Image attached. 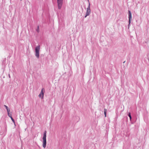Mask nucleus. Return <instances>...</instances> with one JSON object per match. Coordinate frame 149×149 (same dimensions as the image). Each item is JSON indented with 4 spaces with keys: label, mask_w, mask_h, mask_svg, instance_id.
I'll use <instances>...</instances> for the list:
<instances>
[{
    "label": "nucleus",
    "mask_w": 149,
    "mask_h": 149,
    "mask_svg": "<svg viewBox=\"0 0 149 149\" xmlns=\"http://www.w3.org/2000/svg\"><path fill=\"white\" fill-rule=\"evenodd\" d=\"M8 76H9V77L10 78V74H8Z\"/></svg>",
    "instance_id": "nucleus-15"
},
{
    "label": "nucleus",
    "mask_w": 149,
    "mask_h": 149,
    "mask_svg": "<svg viewBox=\"0 0 149 149\" xmlns=\"http://www.w3.org/2000/svg\"><path fill=\"white\" fill-rule=\"evenodd\" d=\"M36 31L38 32H39V26H38V28H37V29L36 30Z\"/></svg>",
    "instance_id": "nucleus-14"
},
{
    "label": "nucleus",
    "mask_w": 149,
    "mask_h": 149,
    "mask_svg": "<svg viewBox=\"0 0 149 149\" xmlns=\"http://www.w3.org/2000/svg\"><path fill=\"white\" fill-rule=\"evenodd\" d=\"M4 106L5 107L6 109L8 112L10 111V108H9L7 106L4 105Z\"/></svg>",
    "instance_id": "nucleus-7"
},
{
    "label": "nucleus",
    "mask_w": 149,
    "mask_h": 149,
    "mask_svg": "<svg viewBox=\"0 0 149 149\" xmlns=\"http://www.w3.org/2000/svg\"><path fill=\"white\" fill-rule=\"evenodd\" d=\"M40 50V45H38L35 47V56L37 58H38L39 57V51Z\"/></svg>",
    "instance_id": "nucleus-2"
},
{
    "label": "nucleus",
    "mask_w": 149,
    "mask_h": 149,
    "mask_svg": "<svg viewBox=\"0 0 149 149\" xmlns=\"http://www.w3.org/2000/svg\"><path fill=\"white\" fill-rule=\"evenodd\" d=\"M46 133L47 131L46 130L45 131L43 134V137L42 138L43 142H42V146L44 148H45L46 147L47 141H46Z\"/></svg>",
    "instance_id": "nucleus-1"
},
{
    "label": "nucleus",
    "mask_w": 149,
    "mask_h": 149,
    "mask_svg": "<svg viewBox=\"0 0 149 149\" xmlns=\"http://www.w3.org/2000/svg\"><path fill=\"white\" fill-rule=\"evenodd\" d=\"M128 116H129V117H130V121H131V119H132V116H131V114L130 112H129L128 113Z\"/></svg>",
    "instance_id": "nucleus-8"
},
{
    "label": "nucleus",
    "mask_w": 149,
    "mask_h": 149,
    "mask_svg": "<svg viewBox=\"0 0 149 149\" xmlns=\"http://www.w3.org/2000/svg\"><path fill=\"white\" fill-rule=\"evenodd\" d=\"M38 96L39 97L41 98V99L42 98V94H41V93H40L39 95H38Z\"/></svg>",
    "instance_id": "nucleus-12"
},
{
    "label": "nucleus",
    "mask_w": 149,
    "mask_h": 149,
    "mask_svg": "<svg viewBox=\"0 0 149 149\" xmlns=\"http://www.w3.org/2000/svg\"><path fill=\"white\" fill-rule=\"evenodd\" d=\"M8 116L9 117H10V118H11V117H12V114H11L10 113V112H8Z\"/></svg>",
    "instance_id": "nucleus-10"
},
{
    "label": "nucleus",
    "mask_w": 149,
    "mask_h": 149,
    "mask_svg": "<svg viewBox=\"0 0 149 149\" xmlns=\"http://www.w3.org/2000/svg\"><path fill=\"white\" fill-rule=\"evenodd\" d=\"M88 0V2H89V0Z\"/></svg>",
    "instance_id": "nucleus-16"
},
{
    "label": "nucleus",
    "mask_w": 149,
    "mask_h": 149,
    "mask_svg": "<svg viewBox=\"0 0 149 149\" xmlns=\"http://www.w3.org/2000/svg\"><path fill=\"white\" fill-rule=\"evenodd\" d=\"M128 12V18H129V26L131 22V20L132 18V13L130 10H129Z\"/></svg>",
    "instance_id": "nucleus-4"
},
{
    "label": "nucleus",
    "mask_w": 149,
    "mask_h": 149,
    "mask_svg": "<svg viewBox=\"0 0 149 149\" xmlns=\"http://www.w3.org/2000/svg\"><path fill=\"white\" fill-rule=\"evenodd\" d=\"M90 4L89 2V4L88 7L87 8V10L85 17L86 18V17L90 15L91 13V9H90Z\"/></svg>",
    "instance_id": "nucleus-3"
},
{
    "label": "nucleus",
    "mask_w": 149,
    "mask_h": 149,
    "mask_svg": "<svg viewBox=\"0 0 149 149\" xmlns=\"http://www.w3.org/2000/svg\"><path fill=\"white\" fill-rule=\"evenodd\" d=\"M107 110L106 109H104V113L105 117H106Z\"/></svg>",
    "instance_id": "nucleus-9"
},
{
    "label": "nucleus",
    "mask_w": 149,
    "mask_h": 149,
    "mask_svg": "<svg viewBox=\"0 0 149 149\" xmlns=\"http://www.w3.org/2000/svg\"><path fill=\"white\" fill-rule=\"evenodd\" d=\"M58 3V9H60L61 8V6L62 5L63 3Z\"/></svg>",
    "instance_id": "nucleus-6"
},
{
    "label": "nucleus",
    "mask_w": 149,
    "mask_h": 149,
    "mask_svg": "<svg viewBox=\"0 0 149 149\" xmlns=\"http://www.w3.org/2000/svg\"><path fill=\"white\" fill-rule=\"evenodd\" d=\"M57 3H63V0H57Z\"/></svg>",
    "instance_id": "nucleus-13"
},
{
    "label": "nucleus",
    "mask_w": 149,
    "mask_h": 149,
    "mask_svg": "<svg viewBox=\"0 0 149 149\" xmlns=\"http://www.w3.org/2000/svg\"><path fill=\"white\" fill-rule=\"evenodd\" d=\"M45 92V89L44 88H43L41 90V92L40 93H41V94H42V98H43L44 95V93Z\"/></svg>",
    "instance_id": "nucleus-5"
},
{
    "label": "nucleus",
    "mask_w": 149,
    "mask_h": 149,
    "mask_svg": "<svg viewBox=\"0 0 149 149\" xmlns=\"http://www.w3.org/2000/svg\"><path fill=\"white\" fill-rule=\"evenodd\" d=\"M10 118L11 119L12 121L14 123L15 125V120L13 119V118L12 117H11Z\"/></svg>",
    "instance_id": "nucleus-11"
}]
</instances>
